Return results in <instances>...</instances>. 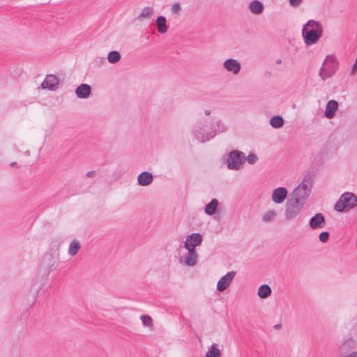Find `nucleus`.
Listing matches in <instances>:
<instances>
[{"label":"nucleus","mask_w":357,"mask_h":357,"mask_svg":"<svg viewBox=\"0 0 357 357\" xmlns=\"http://www.w3.org/2000/svg\"><path fill=\"white\" fill-rule=\"evenodd\" d=\"M188 251V255L185 257L184 263L188 266H193L197 264L198 254L195 249H186Z\"/></svg>","instance_id":"18"},{"label":"nucleus","mask_w":357,"mask_h":357,"mask_svg":"<svg viewBox=\"0 0 357 357\" xmlns=\"http://www.w3.org/2000/svg\"><path fill=\"white\" fill-rule=\"evenodd\" d=\"M121 54L118 51H111L107 55V60L110 63L114 64L121 59Z\"/></svg>","instance_id":"27"},{"label":"nucleus","mask_w":357,"mask_h":357,"mask_svg":"<svg viewBox=\"0 0 357 357\" xmlns=\"http://www.w3.org/2000/svg\"><path fill=\"white\" fill-rule=\"evenodd\" d=\"M181 10V6L178 3H174L171 8L172 13H178Z\"/></svg>","instance_id":"33"},{"label":"nucleus","mask_w":357,"mask_h":357,"mask_svg":"<svg viewBox=\"0 0 357 357\" xmlns=\"http://www.w3.org/2000/svg\"><path fill=\"white\" fill-rule=\"evenodd\" d=\"M330 238V234L328 231H324L319 234V239L321 243H326Z\"/></svg>","instance_id":"32"},{"label":"nucleus","mask_w":357,"mask_h":357,"mask_svg":"<svg viewBox=\"0 0 357 357\" xmlns=\"http://www.w3.org/2000/svg\"><path fill=\"white\" fill-rule=\"evenodd\" d=\"M158 31L161 33H165L168 30L167 25V19L163 15H160L156 18L155 20Z\"/></svg>","instance_id":"20"},{"label":"nucleus","mask_w":357,"mask_h":357,"mask_svg":"<svg viewBox=\"0 0 357 357\" xmlns=\"http://www.w3.org/2000/svg\"><path fill=\"white\" fill-rule=\"evenodd\" d=\"M275 215H276V213L275 211H273V210L268 211L263 215L262 220L264 222H268V221L272 220Z\"/></svg>","instance_id":"29"},{"label":"nucleus","mask_w":357,"mask_h":357,"mask_svg":"<svg viewBox=\"0 0 357 357\" xmlns=\"http://www.w3.org/2000/svg\"><path fill=\"white\" fill-rule=\"evenodd\" d=\"M288 191L284 187H278L273 190L272 193V200L275 204L282 203L287 197Z\"/></svg>","instance_id":"12"},{"label":"nucleus","mask_w":357,"mask_h":357,"mask_svg":"<svg viewBox=\"0 0 357 357\" xmlns=\"http://www.w3.org/2000/svg\"><path fill=\"white\" fill-rule=\"evenodd\" d=\"M16 165H17V162H13L10 163V165L11 167H14V166H15Z\"/></svg>","instance_id":"40"},{"label":"nucleus","mask_w":357,"mask_h":357,"mask_svg":"<svg viewBox=\"0 0 357 357\" xmlns=\"http://www.w3.org/2000/svg\"><path fill=\"white\" fill-rule=\"evenodd\" d=\"M312 182V176L310 174H306L301 183L293 190L291 198L305 204L310 195Z\"/></svg>","instance_id":"2"},{"label":"nucleus","mask_w":357,"mask_h":357,"mask_svg":"<svg viewBox=\"0 0 357 357\" xmlns=\"http://www.w3.org/2000/svg\"><path fill=\"white\" fill-rule=\"evenodd\" d=\"M219 202L218 200L215 198H213L211 200L209 203L206 204L204 207V212L208 215H213L215 213Z\"/></svg>","instance_id":"21"},{"label":"nucleus","mask_w":357,"mask_h":357,"mask_svg":"<svg viewBox=\"0 0 357 357\" xmlns=\"http://www.w3.org/2000/svg\"><path fill=\"white\" fill-rule=\"evenodd\" d=\"M227 130V128L224 123L220 120H218L215 124H212L211 131L207 132V134H202L198 130H196L195 131V138L199 142L204 143L213 139L217 134L225 132Z\"/></svg>","instance_id":"5"},{"label":"nucleus","mask_w":357,"mask_h":357,"mask_svg":"<svg viewBox=\"0 0 357 357\" xmlns=\"http://www.w3.org/2000/svg\"><path fill=\"white\" fill-rule=\"evenodd\" d=\"M281 62H282V60L280 59H279L278 60L276 61L277 64H280V63H281Z\"/></svg>","instance_id":"41"},{"label":"nucleus","mask_w":357,"mask_h":357,"mask_svg":"<svg viewBox=\"0 0 357 357\" xmlns=\"http://www.w3.org/2000/svg\"><path fill=\"white\" fill-rule=\"evenodd\" d=\"M153 181V174L149 172H143L137 176L138 184L141 186H147Z\"/></svg>","instance_id":"17"},{"label":"nucleus","mask_w":357,"mask_h":357,"mask_svg":"<svg viewBox=\"0 0 357 357\" xmlns=\"http://www.w3.org/2000/svg\"><path fill=\"white\" fill-rule=\"evenodd\" d=\"M338 109V102L335 100H329L326 105L324 116L327 119H332Z\"/></svg>","instance_id":"16"},{"label":"nucleus","mask_w":357,"mask_h":357,"mask_svg":"<svg viewBox=\"0 0 357 357\" xmlns=\"http://www.w3.org/2000/svg\"><path fill=\"white\" fill-rule=\"evenodd\" d=\"M339 68V62L334 55H328L319 70V75L322 80L333 77Z\"/></svg>","instance_id":"3"},{"label":"nucleus","mask_w":357,"mask_h":357,"mask_svg":"<svg viewBox=\"0 0 357 357\" xmlns=\"http://www.w3.org/2000/svg\"><path fill=\"white\" fill-rule=\"evenodd\" d=\"M303 0H289V4L291 6H298Z\"/></svg>","instance_id":"34"},{"label":"nucleus","mask_w":357,"mask_h":357,"mask_svg":"<svg viewBox=\"0 0 357 357\" xmlns=\"http://www.w3.org/2000/svg\"><path fill=\"white\" fill-rule=\"evenodd\" d=\"M281 327H282V324H276V325L274 326V328L275 329H280V328H281Z\"/></svg>","instance_id":"38"},{"label":"nucleus","mask_w":357,"mask_h":357,"mask_svg":"<svg viewBox=\"0 0 357 357\" xmlns=\"http://www.w3.org/2000/svg\"><path fill=\"white\" fill-rule=\"evenodd\" d=\"M153 8L151 6H146L142 10L141 13L136 17L138 21H142L144 19L149 20L153 15Z\"/></svg>","instance_id":"22"},{"label":"nucleus","mask_w":357,"mask_h":357,"mask_svg":"<svg viewBox=\"0 0 357 357\" xmlns=\"http://www.w3.org/2000/svg\"><path fill=\"white\" fill-rule=\"evenodd\" d=\"M357 206V197L353 192H346L342 194L336 202L334 209L337 212H347Z\"/></svg>","instance_id":"4"},{"label":"nucleus","mask_w":357,"mask_h":357,"mask_svg":"<svg viewBox=\"0 0 357 357\" xmlns=\"http://www.w3.org/2000/svg\"><path fill=\"white\" fill-rule=\"evenodd\" d=\"M304 203L300 202L298 199L291 197L287 201L285 217L287 220L294 219L301 211Z\"/></svg>","instance_id":"7"},{"label":"nucleus","mask_w":357,"mask_h":357,"mask_svg":"<svg viewBox=\"0 0 357 357\" xmlns=\"http://www.w3.org/2000/svg\"><path fill=\"white\" fill-rule=\"evenodd\" d=\"M140 319L145 326H151L153 325V319L149 315L143 314L140 317Z\"/></svg>","instance_id":"28"},{"label":"nucleus","mask_w":357,"mask_h":357,"mask_svg":"<svg viewBox=\"0 0 357 357\" xmlns=\"http://www.w3.org/2000/svg\"><path fill=\"white\" fill-rule=\"evenodd\" d=\"M80 247L81 246H80L79 242L77 240H73L70 243L69 248H68V254L72 257L76 255L77 254V252H79Z\"/></svg>","instance_id":"26"},{"label":"nucleus","mask_w":357,"mask_h":357,"mask_svg":"<svg viewBox=\"0 0 357 357\" xmlns=\"http://www.w3.org/2000/svg\"><path fill=\"white\" fill-rule=\"evenodd\" d=\"M325 225L326 219L321 213H316L310 219L309 227L312 229L323 228Z\"/></svg>","instance_id":"11"},{"label":"nucleus","mask_w":357,"mask_h":357,"mask_svg":"<svg viewBox=\"0 0 357 357\" xmlns=\"http://www.w3.org/2000/svg\"><path fill=\"white\" fill-rule=\"evenodd\" d=\"M206 357H221V353L216 343H213L206 354Z\"/></svg>","instance_id":"25"},{"label":"nucleus","mask_w":357,"mask_h":357,"mask_svg":"<svg viewBox=\"0 0 357 357\" xmlns=\"http://www.w3.org/2000/svg\"><path fill=\"white\" fill-rule=\"evenodd\" d=\"M91 93V87L87 84H81L77 87L75 90V94L77 97L82 99L89 98Z\"/></svg>","instance_id":"15"},{"label":"nucleus","mask_w":357,"mask_h":357,"mask_svg":"<svg viewBox=\"0 0 357 357\" xmlns=\"http://www.w3.org/2000/svg\"><path fill=\"white\" fill-rule=\"evenodd\" d=\"M245 162V155L239 150L231 151L227 158V168L231 170H238Z\"/></svg>","instance_id":"6"},{"label":"nucleus","mask_w":357,"mask_h":357,"mask_svg":"<svg viewBox=\"0 0 357 357\" xmlns=\"http://www.w3.org/2000/svg\"><path fill=\"white\" fill-rule=\"evenodd\" d=\"M356 70H357V61H355V63H354V64L353 65V66H352V69H351V75H354Z\"/></svg>","instance_id":"35"},{"label":"nucleus","mask_w":357,"mask_h":357,"mask_svg":"<svg viewBox=\"0 0 357 357\" xmlns=\"http://www.w3.org/2000/svg\"><path fill=\"white\" fill-rule=\"evenodd\" d=\"M204 114H205L206 116H208V115H209V114H211V111H210V110H208V109H206V110L204 111Z\"/></svg>","instance_id":"39"},{"label":"nucleus","mask_w":357,"mask_h":357,"mask_svg":"<svg viewBox=\"0 0 357 357\" xmlns=\"http://www.w3.org/2000/svg\"><path fill=\"white\" fill-rule=\"evenodd\" d=\"M59 78L56 75L50 74L46 76L40 86L42 89L56 91L59 87Z\"/></svg>","instance_id":"10"},{"label":"nucleus","mask_w":357,"mask_h":357,"mask_svg":"<svg viewBox=\"0 0 357 357\" xmlns=\"http://www.w3.org/2000/svg\"><path fill=\"white\" fill-rule=\"evenodd\" d=\"M96 174V171H90L86 173V176L89 178L94 176Z\"/></svg>","instance_id":"37"},{"label":"nucleus","mask_w":357,"mask_h":357,"mask_svg":"<svg viewBox=\"0 0 357 357\" xmlns=\"http://www.w3.org/2000/svg\"><path fill=\"white\" fill-rule=\"evenodd\" d=\"M196 130H198L199 132H200L202 134H206L205 132H204V128L202 126H199L198 128H195L193 131V134L195 135V131Z\"/></svg>","instance_id":"36"},{"label":"nucleus","mask_w":357,"mask_h":357,"mask_svg":"<svg viewBox=\"0 0 357 357\" xmlns=\"http://www.w3.org/2000/svg\"><path fill=\"white\" fill-rule=\"evenodd\" d=\"M284 124V120L281 116L275 115L270 119V125L273 128H280Z\"/></svg>","instance_id":"24"},{"label":"nucleus","mask_w":357,"mask_h":357,"mask_svg":"<svg viewBox=\"0 0 357 357\" xmlns=\"http://www.w3.org/2000/svg\"><path fill=\"white\" fill-rule=\"evenodd\" d=\"M272 290L268 284H261L257 294L260 298L264 299L271 296Z\"/></svg>","instance_id":"23"},{"label":"nucleus","mask_w":357,"mask_h":357,"mask_svg":"<svg viewBox=\"0 0 357 357\" xmlns=\"http://www.w3.org/2000/svg\"><path fill=\"white\" fill-rule=\"evenodd\" d=\"M235 275L236 272L234 271L227 273L218 282L217 290L219 291H224L225 289H227L229 287Z\"/></svg>","instance_id":"9"},{"label":"nucleus","mask_w":357,"mask_h":357,"mask_svg":"<svg viewBox=\"0 0 357 357\" xmlns=\"http://www.w3.org/2000/svg\"><path fill=\"white\" fill-rule=\"evenodd\" d=\"M223 67L229 72L233 73L234 75L238 74L241 69V63L234 59H227L223 63Z\"/></svg>","instance_id":"13"},{"label":"nucleus","mask_w":357,"mask_h":357,"mask_svg":"<svg viewBox=\"0 0 357 357\" xmlns=\"http://www.w3.org/2000/svg\"><path fill=\"white\" fill-rule=\"evenodd\" d=\"M323 35V26L319 22L310 20L302 29V36L306 45L316 44Z\"/></svg>","instance_id":"1"},{"label":"nucleus","mask_w":357,"mask_h":357,"mask_svg":"<svg viewBox=\"0 0 357 357\" xmlns=\"http://www.w3.org/2000/svg\"><path fill=\"white\" fill-rule=\"evenodd\" d=\"M248 8L250 12L255 15H259L263 13L264 6L263 3L258 1L254 0L249 3Z\"/></svg>","instance_id":"19"},{"label":"nucleus","mask_w":357,"mask_h":357,"mask_svg":"<svg viewBox=\"0 0 357 357\" xmlns=\"http://www.w3.org/2000/svg\"><path fill=\"white\" fill-rule=\"evenodd\" d=\"M258 160L257 155L252 152H250L248 155L245 157V160L250 165L255 164Z\"/></svg>","instance_id":"30"},{"label":"nucleus","mask_w":357,"mask_h":357,"mask_svg":"<svg viewBox=\"0 0 357 357\" xmlns=\"http://www.w3.org/2000/svg\"><path fill=\"white\" fill-rule=\"evenodd\" d=\"M203 237L199 233H192L186 237L184 242L185 249H195L196 247L200 245L202 243Z\"/></svg>","instance_id":"8"},{"label":"nucleus","mask_w":357,"mask_h":357,"mask_svg":"<svg viewBox=\"0 0 357 357\" xmlns=\"http://www.w3.org/2000/svg\"><path fill=\"white\" fill-rule=\"evenodd\" d=\"M356 341L353 338H348L340 345L339 352L341 355H346L355 348Z\"/></svg>","instance_id":"14"},{"label":"nucleus","mask_w":357,"mask_h":357,"mask_svg":"<svg viewBox=\"0 0 357 357\" xmlns=\"http://www.w3.org/2000/svg\"><path fill=\"white\" fill-rule=\"evenodd\" d=\"M49 261H50V265L48 266L47 269V273L49 274L51 271H52L54 269L56 268V261L54 260L53 256L52 255H49L47 256Z\"/></svg>","instance_id":"31"}]
</instances>
